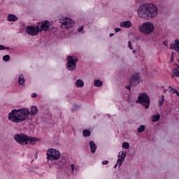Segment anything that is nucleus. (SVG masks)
Masks as SVG:
<instances>
[{
	"label": "nucleus",
	"mask_w": 179,
	"mask_h": 179,
	"mask_svg": "<svg viewBox=\"0 0 179 179\" xmlns=\"http://www.w3.org/2000/svg\"><path fill=\"white\" fill-rule=\"evenodd\" d=\"M137 15L141 19L152 20L159 15L157 6L153 3H144L138 7Z\"/></svg>",
	"instance_id": "f257e3e1"
},
{
	"label": "nucleus",
	"mask_w": 179,
	"mask_h": 179,
	"mask_svg": "<svg viewBox=\"0 0 179 179\" xmlns=\"http://www.w3.org/2000/svg\"><path fill=\"white\" fill-rule=\"evenodd\" d=\"M79 61L76 56H68L66 69L68 71H75L76 69V62Z\"/></svg>",
	"instance_id": "6e6552de"
},
{
	"label": "nucleus",
	"mask_w": 179,
	"mask_h": 179,
	"mask_svg": "<svg viewBox=\"0 0 179 179\" xmlns=\"http://www.w3.org/2000/svg\"><path fill=\"white\" fill-rule=\"evenodd\" d=\"M152 122H157L160 120V115H154L151 117Z\"/></svg>",
	"instance_id": "5701e85b"
},
{
	"label": "nucleus",
	"mask_w": 179,
	"mask_h": 179,
	"mask_svg": "<svg viewBox=\"0 0 179 179\" xmlns=\"http://www.w3.org/2000/svg\"><path fill=\"white\" fill-rule=\"evenodd\" d=\"M90 148L92 153H96V150L97 149V145H96V143L93 141H90Z\"/></svg>",
	"instance_id": "4468645a"
},
{
	"label": "nucleus",
	"mask_w": 179,
	"mask_h": 179,
	"mask_svg": "<svg viewBox=\"0 0 179 179\" xmlns=\"http://www.w3.org/2000/svg\"><path fill=\"white\" fill-rule=\"evenodd\" d=\"M171 50H174L178 54H179V40L176 39L174 43L170 45Z\"/></svg>",
	"instance_id": "f8f14e48"
},
{
	"label": "nucleus",
	"mask_w": 179,
	"mask_h": 179,
	"mask_svg": "<svg viewBox=\"0 0 179 179\" xmlns=\"http://www.w3.org/2000/svg\"><path fill=\"white\" fill-rule=\"evenodd\" d=\"M29 115L30 110L26 108L13 109L11 112L8 113V120L15 124H20V122L29 120Z\"/></svg>",
	"instance_id": "f03ea898"
},
{
	"label": "nucleus",
	"mask_w": 179,
	"mask_h": 179,
	"mask_svg": "<svg viewBox=\"0 0 179 179\" xmlns=\"http://www.w3.org/2000/svg\"><path fill=\"white\" fill-rule=\"evenodd\" d=\"M43 30H45V21L38 22V25L36 27L27 26L26 29V31L29 36H37L38 32Z\"/></svg>",
	"instance_id": "20e7f679"
},
{
	"label": "nucleus",
	"mask_w": 179,
	"mask_h": 179,
	"mask_svg": "<svg viewBox=\"0 0 179 179\" xmlns=\"http://www.w3.org/2000/svg\"><path fill=\"white\" fill-rule=\"evenodd\" d=\"M5 50H10V48L5 47L3 45H0V51H3Z\"/></svg>",
	"instance_id": "cd10ccee"
},
{
	"label": "nucleus",
	"mask_w": 179,
	"mask_h": 179,
	"mask_svg": "<svg viewBox=\"0 0 179 179\" xmlns=\"http://www.w3.org/2000/svg\"><path fill=\"white\" fill-rule=\"evenodd\" d=\"M102 164L103 165L108 164V160L103 161Z\"/></svg>",
	"instance_id": "c9c22d12"
},
{
	"label": "nucleus",
	"mask_w": 179,
	"mask_h": 179,
	"mask_svg": "<svg viewBox=\"0 0 179 179\" xmlns=\"http://www.w3.org/2000/svg\"><path fill=\"white\" fill-rule=\"evenodd\" d=\"M117 164L119 163V167H121L124 162H125V157H127V152L122 151L119 152V155L117 156Z\"/></svg>",
	"instance_id": "9b49d317"
},
{
	"label": "nucleus",
	"mask_w": 179,
	"mask_h": 179,
	"mask_svg": "<svg viewBox=\"0 0 179 179\" xmlns=\"http://www.w3.org/2000/svg\"><path fill=\"white\" fill-rule=\"evenodd\" d=\"M176 66V69L172 70V73L173 76H176V78H179V66L178 64H175Z\"/></svg>",
	"instance_id": "a211bd4d"
},
{
	"label": "nucleus",
	"mask_w": 179,
	"mask_h": 179,
	"mask_svg": "<svg viewBox=\"0 0 179 179\" xmlns=\"http://www.w3.org/2000/svg\"><path fill=\"white\" fill-rule=\"evenodd\" d=\"M38 113V108L37 106H31V115H36Z\"/></svg>",
	"instance_id": "6ab92c4d"
},
{
	"label": "nucleus",
	"mask_w": 179,
	"mask_h": 179,
	"mask_svg": "<svg viewBox=\"0 0 179 179\" xmlns=\"http://www.w3.org/2000/svg\"><path fill=\"white\" fill-rule=\"evenodd\" d=\"M162 99L159 101V106H162V104L164 103V95L162 96Z\"/></svg>",
	"instance_id": "c756f323"
},
{
	"label": "nucleus",
	"mask_w": 179,
	"mask_h": 179,
	"mask_svg": "<svg viewBox=\"0 0 179 179\" xmlns=\"http://www.w3.org/2000/svg\"><path fill=\"white\" fill-rule=\"evenodd\" d=\"M46 159L48 160H51L52 162L58 160V159L61 157V153L59 151L53 148L48 149L46 152Z\"/></svg>",
	"instance_id": "0eeeda50"
},
{
	"label": "nucleus",
	"mask_w": 179,
	"mask_h": 179,
	"mask_svg": "<svg viewBox=\"0 0 179 179\" xmlns=\"http://www.w3.org/2000/svg\"><path fill=\"white\" fill-rule=\"evenodd\" d=\"M129 83L131 86H138L141 83V73H137L131 76Z\"/></svg>",
	"instance_id": "9d476101"
},
{
	"label": "nucleus",
	"mask_w": 179,
	"mask_h": 179,
	"mask_svg": "<svg viewBox=\"0 0 179 179\" xmlns=\"http://www.w3.org/2000/svg\"><path fill=\"white\" fill-rule=\"evenodd\" d=\"M9 59H10V56H9V55H6L3 57V61H4V62H8Z\"/></svg>",
	"instance_id": "a878e982"
},
{
	"label": "nucleus",
	"mask_w": 179,
	"mask_h": 179,
	"mask_svg": "<svg viewBox=\"0 0 179 179\" xmlns=\"http://www.w3.org/2000/svg\"><path fill=\"white\" fill-rule=\"evenodd\" d=\"M33 162H34V159H32V160H31V163H33Z\"/></svg>",
	"instance_id": "a18cd8bd"
},
{
	"label": "nucleus",
	"mask_w": 179,
	"mask_h": 179,
	"mask_svg": "<svg viewBox=\"0 0 179 179\" xmlns=\"http://www.w3.org/2000/svg\"><path fill=\"white\" fill-rule=\"evenodd\" d=\"M122 148H123V149H129V143L124 142L122 143Z\"/></svg>",
	"instance_id": "393cba45"
},
{
	"label": "nucleus",
	"mask_w": 179,
	"mask_h": 179,
	"mask_svg": "<svg viewBox=\"0 0 179 179\" xmlns=\"http://www.w3.org/2000/svg\"><path fill=\"white\" fill-rule=\"evenodd\" d=\"M120 25V27H124L126 29H129V27H132V22H131V21L121 22Z\"/></svg>",
	"instance_id": "ddd939ff"
},
{
	"label": "nucleus",
	"mask_w": 179,
	"mask_h": 179,
	"mask_svg": "<svg viewBox=\"0 0 179 179\" xmlns=\"http://www.w3.org/2000/svg\"><path fill=\"white\" fill-rule=\"evenodd\" d=\"M117 166H120V163H118V161H117V164L114 166V169H117Z\"/></svg>",
	"instance_id": "e433bc0d"
},
{
	"label": "nucleus",
	"mask_w": 179,
	"mask_h": 179,
	"mask_svg": "<svg viewBox=\"0 0 179 179\" xmlns=\"http://www.w3.org/2000/svg\"><path fill=\"white\" fill-rule=\"evenodd\" d=\"M114 36V34H110V37H113Z\"/></svg>",
	"instance_id": "79ce46f5"
},
{
	"label": "nucleus",
	"mask_w": 179,
	"mask_h": 179,
	"mask_svg": "<svg viewBox=\"0 0 179 179\" xmlns=\"http://www.w3.org/2000/svg\"><path fill=\"white\" fill-rule=\"evenodd\" d=\"M34 159L35 160H37L38 159V152H36L34 155Z\"/></svg>",
	"instance_id": "7c9ffc66"
},
{
	"label": "nucleus",
	"mask_w": 179,
	"mask_h": 179,
	"mask_svg": "<svg viewBox=\"0 0 179 179\" xmlns=\"http://www.w3.org/2000/svg\"><path fill=\"white\" fill-rule=\"evenodd\" d=\"M52 29H55V27L48 20H45V31H51Z\"/></svg>",
	"instance_id": "f3484780"
},
{
	"label": "nucleus",
	"mask_w": 179,
	"mask_h": 179,
	"mask_svg": "<svg viewBox=\"0 0 179 179\" xmlns=\"http://www.w3.org/2000/svg\"><path fill=\"white\" fill-rule=\"evenodd\" d=\"M164 44L166 45V47H167V45H169V42L168 41H164Z\"/></svg>",
	"instance_id": "ea45409f"
},
{
	"label": "nucleus",
	"mask_w": 179,
	"mask_h": 179,
	"mask_svg": "<svg viewBox=\"0 0 179 179\" xmlns=\"http://www.w3.org/2000/svg\"><path fill=\"white\" fill-rule=\"evenodd\" d=\"M128 47L130 50H132V45L131 44V41H129L128 42Z\"/></svg>",
	"instance_id": "2f4dec72"
},
{
	"label": "nucleus",
	"mask_w": 179,
	"mask_h": 179,
	"mask_svg": "<svg viewBox=\"0 0 179 179\" xmlns=\"http://www.w3.org/2000/svg\"><path fill=\"white\" fill-rule=\"evenodd\" d=\"M70 169L71 170V174H74L75 171H78L79 169L78 166H75V164H70Z\"/></svg>",
	"instance_id": "aec40b11"
},
{
	"label": "nucleus",
	"mask_w": 179,
	"mask_h": 179,
	"mask_svg": "<svg viewBox=\"0 0 179 179\" xmlns=\"http://www.w3.org/2000/svg\"><path fill=\"white\" fill-rule=\"evenodd\" d=\"M13 139L17 143L21 145V146H24L26 145H36V143L40 141V139L36 137L29 136L23 133L14 135Z\"/></svg>",
	"instance_id": "7ed1b4c3"
},
{
	"label": "nucleus",
	"mask_w": 179,
	"mask_h": 179,
	"mask_svg": "<svg viewBox=\"0 0 179 179\" xmlns=\"http://www.w3.org/2000/svg\"><path fill=\"white\" fill-rule=\"evenodd\" d=\"M173 58H174V52H172L171 54V59H173Z\"/></svg>",
	"instance_id": "a19ab883"
},
{
	"label": "nucleus",
	"mask_w": 179,
	"mask_h": 179,
	"mask_svg": "<svg viewBox=\"0 0 179 179\" xmlns=\"http://www.w3.org/2000/svg\"><path fill=\"white\" fill-rule=\"evenodd\" d=\"M169 88L171 89V90H173V92H172L173 94H176L177 96H178V97H179V92H178V91H177V90H176L174 88H171L170 86L169 87Z\"/></svg>",
	"instance_id": "c85d7f7f"
},
{
	"label": "nucleus",
	"mask_w": 179,
	"mask_h": 179,
	"mask_svg": "<svg viewBox=\"0 0 179 179\" xmlns=\"http://www.w3.org/2000/svg\"><path fill=\"white\" fill-rule=\"evenodd\" d=\"M77 87H83L85 83L82 80H77L76 82Z\"/></svg>",
	"instance_id": "4be33fe9"
},
{
	"label": "nucleus",
	"mask_w": 179,
	"mask_h": 179,
	"mask_svg": "<svg viewBox=\"0 0 179 179\" xmlns=\"http://www.w3.org/2000/svg\"><path fill=\"white\" fill-rule=\"evenodd\" d=\"M94 85L95 87H100L101 86H103V82H101L100 80H95Z\"/></svg>",
	"instance_id": "b1692460"
},
{
	"label": "nucleus",
	"mask_w": 179,
	"mask_h": 179,
	"mask_svg": "<svg viewBox=\"0 0 179 179\" xmlns=\"http://www.w3.org/2000/svg\"><path fill=\"white\" fill-rule=\"evenodd\" d=\"M53 163H54V164H55V163H56V162H54Z\"/></svg>",
	"instance_id": "de8ad7c7"
},
{
	"label": "nucleus",
	"mask_w": 179,
	"mask_h": 179,
	"mask_svg": "<svg viewBox=\"0 0 179 179\" xmlns=\"http://www.w3.org/2000/svg\"><path fill=\"white\" fill-rule=\"evenodd\" d=\"M118 31H121V28H115V33H118Z\"/></svg>",
	"instance_id": "473e14b6"
},
{
	"label": "nucleus",
	"mask_w": 179,
	"mask_h": 179,
	"mask_svg": "<svg viewBox=\"0 0 179 179\" xmlns=\"http://www.w3.org/2000/svg\"><path fill=\"white\" fill-rule=\"evenodd\" d=\"M7 20L8 22H17V17L13 14H9L7 16Z\"/></svg>",
	"instance_id": "dca6fc26"
},
{
	"label": "nucleus",
	"mask_w": 179,
	"mask_h": 179,
	"mask_svg": "<svg viewBox=\"0 0 179 179\" xmlns=\"http://www.w3.org/2000/svg\"><path fill=\"white\" fill-rule=\"evenodd\" d=\"M138 30L143 34H151L155 31V25L150 22H145L138 27Z\"/></svg>",
	"instance_id": "39448f33"
},
{
	"label": "nucleus",
	"mask_w": 179,
	"mask_h": 179,
	"mask_svg": "<svg viewBox=\"0 0 179 179\" xmlns=\"http://www.w3.org/2000/svg\"><path fill=\"white\" fill-rule=\"evenodd\" d=\"M178 62H179V60H178Z\"/></svg>",
	"instance_id": "09e8293b"
},
{
	"label": "nucleus",
	"mask_w": 179,
	"mask_h": 179,
	"mask_svg": "<svg viewBox=\"0 0 179 179\" xmlns=\"http://www.w3.org/2000/svg\"><path fill=\"white\" fill-rule=\"evenodd\" d=\"M34 169H38V166H34Z\"/></svg>",
	"instance_id": "c03bdc74"
},
{
	"label": "nucleus",
	"mask_w": 179,
	"mask_h": 179,
	"mask_svg": "<svg viewBox=\"0 0 179 179\" xmlns=\"http://www.w3.org/2000/svg\"><path fill=\"white\" fill-rule=\"evenodd\" d=\"M18 83L21 86H24V83H26V80L24 79V76L23 74H20L18 76Z\"/></svg>",
	"instance_id": "2eb2a0df"
},
{
	"label": "nucleus",
	"mask_w": 179,
	"mask_h": 179,
	"mask_svg": "<svg viewBox=\"0 0 179 179\" xmlns=\"http://www.w3.org/2000/svg\"><path fill=\"white\" fill-rule=\"evenodd\" d=\"M31 97H32V99H34V98L37 97V94L36 93H32Z\"/></svg>",
	"instance_id": "f704fd0d"
},
{
	"label": "nucleus",
	"mask_w": 179,
	"mask_h": 179,
	"mask_svg": "<svg viewBox=\"0 0 179 179\" xmlns=\"http://www.w3.org/2000/svg\"><path fill=\"white\" fill-rule=\"evenodd\" d=\"M126 88L131 91V85H127Z\"/></svg>",
	"instance_id": "58836bf2"
},
{
	"label": "nucleus",
	"mask_w": 179,
	"mask_h": 179,
	"mask_svg": "<svg viewBox=\"0 0 179 179\" xmlns=\"http://www.w3.org/2000/svg\"><path fill=\"white\" fill-rule=\"evenodd\" d=\"M166 92H167V90H165L164 92L166 93Z\"/></svg>",
	"instance_id": "49530a36"
},
{
	"label": "nucleus",
	"mask_w": 179,
	"mask_h": 179,
	"mask_svg": "<svg viewBox=\"0 0 179 179\" xmlns=\"http://www.w3.org/2000/svg\"><path fill=\"white\" fill-rule=\"evenodd\" d=\"M143 131H145V125H141L140 127L138 128V134H141V132H143Z\"/></svg>",
	"instance_id": "bb28decb"
},
{
	"label": "nucleus",
	"mask_w": 179,
	"mask_h": 179,
	"mask_svg": "<svg viewBox=\"0 0 179 179\" xmlns=\"http://www.w3.org/2000/svg\"><path fill=\"white\" fill-rule=\"evenodd\" d=\"M83 135L85 138H87L92 135V132L89 129H84L83 131Z\"/></svg>",
	"instance_id": "412c9836"
},
{
	"label": "nucleus",
	"mask_w": 179,
	"mask_h": 179,
	"mask_svg": "<svg viewBox=\"0 0 179 179\" xmlns=\"http://www.w3.org/2000/svg\"><path fill=\"white\" fill-rule=\"evenodd\" d=\"M82 30H83V27H79V28L78 29V31H82Z\"/></svg>",
	"instance_id": "4c0bfd02"
},
{
	"label": "nucleus",
	"mask_w": 179,
	"mask_h": 179,
	"mask_svg": "<svg viewBox=\"0 0 179 179\" xmlns=\"http://www.w3.org/2000/svg\"><path fill=\"white\" fill-rule=\"evenodd\" d=\"M59 22L62 24V29H71V27H73V24H75V22L68 17H62Z\"/></svg>",
	"instance_id": "1a4fd4ad"
},
{
	"label": "nucleus",
	"mask_w": 179,
	"mask_h": 179,
	"mask_svg": "<svg viewBox=\"0 0 179 179\" xmlns=\"http://www.w3.org/2000/svg\"><path fill=\"white\" fill-rule=\"evenodd\" d=\"M79 108V106L75 105L74 108H73L72 111H75L76 110H78Z\"/></svg>",
	"instance_id": "72a5a7b5"
},
{
	"label": "nucleus",
	"mask_w": 179,
	"mask_h": 179,
	"mask_svg": "<svg viewBox=\"0 0 179 179\" xmlns=\"http://www.w3.org/2000/svg\"><path fill=\"white\" fill-rule=\"evenodd\" d=\"M135 52H136V50H133V54H135Z\"/></svg>",
	"instance_id": "37998d69"
},
{
	"label": "nucleus",
	"mask_w": 179,
	"mask_h": 179,
	"mask_svg": "<svg viewBox=\"0 0 179 179\" xmlns=\"http://www.w3.org/2000/svg\"><path fill=\"white\" fill-rule=\"evenodd\" d=\"M136 103L137 104H141L145 108H148L150 106V97L146 93H141L138 95Z\"/></svg>",
	"instance_id": "423d86ee"
}]
</instances>
